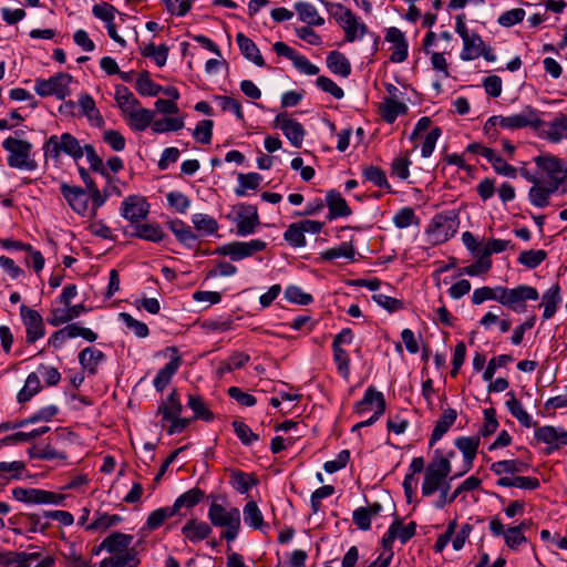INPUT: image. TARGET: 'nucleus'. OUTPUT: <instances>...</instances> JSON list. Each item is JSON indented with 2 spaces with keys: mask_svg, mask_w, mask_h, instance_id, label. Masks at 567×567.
I'll list each match as a JSON object with an SVG mask.
<instances>
[{
  "mask_svg": "<svg viewBox=\"0 0 567 567\" xmlns=\"http://www.w3.org/2000/svg\"><path fill=\"white\" fill-rule=\"evenodd\" d=\"M133 536L121 532H113L102 540V548L110 554L99 567H137L140 558L132 545Z\"/></svg>",
  "mask_w": 567,
  "mask_h": 567,
  "instance_id": "f257e3e1",
  "label": "nucleus"
},
{
  "mask_svg": "<svg viewBox=\"0 0 567 567\" xmlns=\"http://www.w3.org/2000/svg\"><path fill=\"white\" fill-rule=\"evenodd\" d=\"M207 516L213 526L225 528L221 533L223 538L227 542L236 539L240 529V512L237 507L225 506L213 501Z\"/></svg>",
  "mask_w": 567,
  "mask_h": 567,
  "instance_id": "f03ea898",
  "label": "nucleus"
},
{
  "mask_svg": "<svg viewBox=\"0 0 567 567\" xmlns=\"http://www.w3.org/2000/svg\"><path fill=\"white\" fill-rule=\"evenodd\" d=\"M2 148L8 153L9 167L29 172L38 168V163L32 157L33 145L29 141L8 136L2 142Z\"/></svg>",
  "mask_w": 567,
  "mask_h": 567,
  "instance_id": "7ed1b4c3",
  "label": "nucleus"
},
{
  "mask_svg": "<svg viewBox=\"0 0 567 567\" xmlns=\"http://www.w3.org/2000/svg\"><path fill=\"white\" fill-rule=\"evenodd\" d=\"M450 473L451 462L449 461V457H443L439 450L435 451L434 458L424 470L422 495L427 497L433 495L436 491H440L441 493L442 488L445 487V484L449 483L446 477Z\"/></svg>",
  "mask_w": 567,
  "mask_h": 567,
  "instance_id": "20e7f679",
  "label": "nucleus"
},
{
  "mask_svg": "<svg viewBox=\"0 0 567 567\" xmlns=\"http://www.w3.org/2000/svg\"><path fill=\"white\" fill-rule=\"evenodd\" d=\"M45 159L51 158L55 163L60 161L62 154L73 158L75 162L83 157L82 145L71 133H62L60 136L51 135L43 144Z\"/></svg>",
  "mask_w": 567,
  "mask_h": 567,
  "instance_id": "39448f33",
  "label": "nucleus"
},
{
  "mask_svg": "<svg viewBox=\"0 0 567 567\" xmlns=\"http://www.w3.org/2000/svg\"><path fill=\"white\" fill-rule=\"evenodd\" d=\"M458 225L457 215L453 210L436 214L429 225L427 234L434 244H441L454 236Z\"/></svg>",
  "mask_w": 567,
  "mask_h": 567,
  "instance_id": "423d86ee",
  "label": "nucleus"
},
{
  "mask_svg": "<svg viewBox=\"0 0 567 567\" xmlns=\"http://www.w3.org/2000/svg\"><path fill=\"white\" fill-rule=\"evenodd\" d=\"M71 82L70 74L60 72L49 79H37L34 91L42 97L53 95L58 100H64L70 94Z\"/></svg>",
  "mask_w": 567,
  "mask_h": 567,
  "instance_id": "0eeeda50",
  "label": "nucleus"
},
{
  "mask_svg": "<svg viewBox=\"0 0 567 567\" xmlns=\"http://www.w3.org/2000/svg\"><path fill=\"white\" fill-rule=\"evenodd\" d=\"M352 341V330L350 328H344L334 337L332 342L333 361L339 374L346 380H349L351 374V360L350 354L344 347L351 346Z\"/></svg>",
  "mask_w": 567,
  "mask_h": 567,
  "instance_id": "6e6552de",
  "label": "nucleus"
},
{
  "mask_svg": "<svg viewBox=\"0 0 567 567\" xmlns=\"http://www.w3.org/2000/svg\"><path fill=\"white\" fill-rule=\"evenodd\" d=\"M267 244L261 239H251L249 241H231L217 247L212 254L218 256H228L233 261H239L251 257L258 251L265 250Z\"/></svg>",
  "mask_w": 567,
  "mask_h": 567,
  "instance_id": "1a4fd4ad",
  "label": "nucleus"
},
{
  "mask_svg": "<svg viewBox=\"0 0 567 567\" xmlns=\"http://www.w3.org/2000/svg\"><path fill=\"white\" fill-rule=\"evenodd\" d=\"M20 316L25 327V341L28 343H34L44 336V322L42 316L37 310L22 305L20 307Z\"/></svg>",
  "mask_w": 567,
  "mask_h": 567,
  "instance_id": "9d476101",
  "label": "nucleus"
},
{
  "mask_svg": "<svg viewBox=\"0 0 567 567\" xmlns=\"http://www.w3.org/2000/svg\"><path fill=\"white\" fill-rule=\"evenodd\" d=\"M148 213L150 204L143 196L131 195L121 204V216L131 223H138L145 219Z\"/></svg>",
  "mask_w": 567,
  "mask_h": 567,
  "instance_id": "9b49d317",
  "label": "nucleus"
},
{
  "mask_svg": "<svg viewBox=\"0 0 567 567\" xmlns=\"http://www.w3.org/2000/svg\"><path fill=\"white\" fill-rule=\"evenodd\" d=\"M542 124L543 121L538 116L537 110L532 106H526L520 113L503 116V120H501V126L511 130L523 128L527 126L539 128Z\"/></svg>",
  "mask_w": 567,
  "mask_h": 567,
  "instance_id": "f8f14e48",
  "label": "nucleus"
},
{
  "mask_svg": "<svg viewBox=\"0 0 567 567\" xmlns=\"http://www.w3.org/2000/svg\"><path fill=\"white\" fill-rule=\"evenodd\" d=\"M385 399L382 392L374 386L365 390L363 398L357 402V417H362L365 412H375V417H380L385 411Z\"/></svg>",
  "mask_w": 567,
  "mask_h": 567,
  "instance_id": "ddd939ff",
  "label": "nucleus"
},
{
  "mask_svg": "<svg viewBox=\"0 0 567 567\" xmlns=\"http://www.w3.org/2000/svg\"><path fill=\"white\" fill-rule=\"evenodd\" d=\"M538 298L539 295L536 288L527 285H519L512 289L508 288L504 306L514 311L522 312L525 309L524 302L526 300H537Z\"/></svg>",
  "mask_w": 567,
  "mask_h": 567,
  "instance_id": "4468645a",
  "label": "nucleus"
},
{
  "mask_svg": "<svg viewBox=\"0 0 567 567\" xmlns=\"http://www.w3.org/2000/svg\"><path fill=\"white\" fill-rule=\"evenodd\" d=\"M275 124L282 131L292 146H301L306 132L298 121L289 118L287 113H279L275 118Z\"/></svg>",
  "mask_w": 567,
  "mask_h": 567,
  "instance_id": "2eb2a0df",
  "label": "nucleus"
},
{
  "mask_svg": "<svg viewBox=\"0 0 567 567\" xmlns=\"http://www.w3.org/2000/svg\"><path fill=\"white\" fill-rule=\"evenodd\" d=\"M535 439L549 445L547 454H550L553 450H557L561 445H567V431L563 427L545 425L536 429Z\"/></svg>",
  "mask_w": 567,
  "mask_h": 567,
  "instance_id": "dca6fc26",
  "label": "nucleus"
},
{
  "mask_svg": "<svg viewBox=\"0 0 567 567\" xmlns=\"http://www.w3.org/2000/svg\"><path fill=\"white\" fill-rule=\"evenodd\" d=\"M61 194L70 207L79 215L84 216L89 209V196L86 192L79 186H70L65 183L60 186Z\"/></svg>",
  "mask_w": 567,
  "mask_h": 567,
  "instance_id": "f3484780",
  "label": "nucleus"
},
{
  "mask_svg": "<svg viewBox=\"0 0 567 567\" xmlns=\"http://www.w3.org/2000/svg\"><path fill=\"white\" fill-rule=\"evenodd\" d=\"M385 40L392 45L390 48V61L394 63L403 62L408 56V42L404 33L398 28H390L386 32Z\"/></svg>",
  "mask_w": 567,
  "mask_h": 567,
  "instance_id": "a211bd4d",
  "label": "nucleus"
},
{
  "mask_svg": "<svg viewBox=\"0 0 567 567\" xmlns=\"http://www.w3.org/2000/svg\"><path fill=\"white\" fill-rule=\"evenodd\" d=\"M171 350L175 355L157 372L153 381V385L158 392L164 391V389L169 384L172 378L175 375L182 363L177 349L173 347Z\"/></svg>",
  "mask_w": 567,
  "mask_h": 567,
  "instance_id": "6ab92c4d",
  "label": "nucleus"
},
{
  "mask_svg": "<svg viewBox=\"0 0 567 567\" xmlns=\"http://www.w3.org/2000/svg\"><path fill=\"white\" fill-rule=\"evenodd\" d=\"M455 446L462 452L464 457V471L460 474L463 475L468 472L473 466V461L476 456L480 437L478 436H461L454 441Z\"/></svg>",
  "mask_w": 567,
  "mask_h": 567,
  "instance_id": "aec40b11",
  "label": "nucleus"
},
{
  "mask_svg": "<svg viewBox=\"0 0 567 567\" xmlns=\"http://www.w3.org/2000/svg\"><path fill=\"white\" fill-rule=\"evenodd\" d=\"M326 206H328V219L333 220L339 217L350 216L352 210L350 206L347 204L346 199L341 196V194L334 189L329 190L326 195L324 200Z\"/></svg>",
  "mask_w": 567,
  "mask_h": 567,
  "instance_id": "412c9836",
  "label": "nucleus"
},
{
  "mask_svg": "<svg viewBox=\"0 0 567 567\" xmlns=\"http://www.w3.org/2000/svg\"><path fill=\"white\" fill-rule=\"evenodd\" d=\"M536 165L546 172L550 181L564 182L563 161L553 155H542L535 158Z\"/></svg>",
  "mask_w": 567,
  "mask_h": 567,
  "instance_id": "4be33fe9",
  "label": "nucleus"
},
{
  "mask_svg": "<svg viewBox=\"0 0 567 567\" xmlns=\"http://www.w3.org/2000/svg\"><path fill=\"white\" fill-rule=\"evenodd\" d=\"M86 308L84 305L71 306V303L62 309H53L51 316L48 318V322L53 327H59L78 318L82 312H85Z\"/></svg>",
  "mask_w": 567,
  "mask_h": 567,
  "instance_id": "5701e85b",
  "label": "nucleus"
},
{
  "mask_svg": "<svg viewBox=\"0 0 567 567\" xmlns=\"http://www.w3.org/2000/svg\"><path fill=\"white\" fill-rule=\"evenodd\" d=\"M154 115V111L141 107L140 105L124 118L133 131L142 132L153 124Z\"/></svg>",
  "mask_w": 567,
  "mask_h": 567,
  "instance_id": "b1692460",
  "label": "nucleus"
},
{
  "mask_svg": "<svg viewBox=\"0 0 567 567\" xmlns=\"http://www.w3.org/2000/svg\"><path fill=\"white\" fill-rule=\"evenodd\" d=\"M236 42L239 47V50L241 54L252 63H255L257 66H265V60L258 49V47L255 44V42L246 37L244 33L239 32L236 35Z\"/></svg>",
  "mask_w": 567,
  "mask_h": 567,
  "instance_id": "393cba45",
  "label": "nucleus"
},
{
  "mask_svg": "<svg viewBox=\"0 0 567 567\" xmlns=\"http://www.w3.org/2000/svg\"><path fill=\"white\" fill-rule=\"evenodd\" d=\"M168 228L175 235L176 239L185 247L192 249L195 247L197 235L193 231L192 227L181 219L168 221Z\"/></svg>",
  "mask_w": 567,
  "mask_h": 567,
  "instance_id": "a878e982",
  "label": "nucleus"
},
{
  "mask_svg": "<svg viewBox=\"0 0 567 567\" xmlns=\"http://www.w3.org/2000/svg\"><path fill=\"white\" fill-rule=\"evenodd\" d=\"M246 212L249 215L239 214L236 224V234L241 237L254 234L256 228L260 225L256 207L248 206Z\"/></svg>",
  "mask_w": 567,
  "mask_h": 567,
  "instance_id": "bb28decb",
  "label": "nucleus"
},
{
  "mask_svg": "<svg viewBox=\"0 0 567 567\" xmlns=\"http://www.w3.org/2000/svg\"><path fill=\"white\" fill-rule=\"evenodd\" d=\"M457 417V412L455 409L449 408L444 410L442 415L435 423V426L431 434L430 445H434L435 442L441 440L445 433L450 430V427L454 424Z\"/></svg>",
  "mask_w": 567,
  "mask_h": 567,
  "instance_id": "cd10ccee",
  "label": "nucleus"
},
{
  "mask_svg": "<svg viewBox=\"0 0 567 567\" xmlns=\"http://www.w3.org/2000/svg\"><path fill=\"white\" fill-rule=\"evenodd\" d=\"M182 533L192 543H198L210 535L212 527L205 522L192 519L183 526Z\"/></svg>",
  "mask_w": 567,
  "mask_h": 567,
  "instance_id": "c85d7f7f",
  "label": "nucleus"
},
{
  "mask_svg": "<svg viewBox=\"0 0 567 567\" xmlns=\"http://www.w3.org/2000/svg\"><path fill=\"white\" fill-rule=\"evenodd\" d=\"M79 105L82 110L83 115L86 116L91 125L102 127L104 125V118L97 110L93 97L90 94H81L79 96Z\"/></svg>",
  "mask_w": 567,
  "mask_h": 567,
  "instance_id": "c756f323",
  "label": "nucleus"
},
{
  "mask_svg": "<svg viewBox=\"0 0 567 567\" xmlns=\"http://www.w3.org/2000/svg\"><path fill=\"white\" fill-rule=\"evenodd\" d=\"M105 359V354L93 347H87L79 353V362L81 367L89 371L90 374H95L99 364Z\"/></svg>",
  "mask_w": 567,
  "mask_h": 567,
  "instance_id": "7c9ffc66",
  "label": "nucleus"
},
{
  "mask_svg": "<svg viewBox=\"0 0 567 567\" xmlns=\"http://www.w3.org/2000/svg\"><path fill=\"white\" fill-rule=\"evenodd\" d=\"M484 41L477 33H471L468 37L463 39V50L461 52V59L463 61L474 60L482 54V49H484Z\"/></svg>",
  "mask_w": 567,
  "mask_h": 567,
  "instance_id": "2f4dec72",
  "label": "nucleus"
},
{
  "mask_svg": "<svg viewBox=\"0 0 567 567\" xmlns=\"http://www.w3.org/2000/svg\"><path fill=\"white\" fill-rule=\"evenodd\" d=\"M408 105L403 102H399L394 97L385 99V101L380 106V113L382 118L386 123H393L399 115H404L408 113Z\"/></svg>",
  "mask_w": 567,
  "mask_h": 567,
  "instance_id": "473e14b6",
  "label": "nucleus"
},
{
  "mask_svg": "<svg viewBox=\"0 0 567 567\" xmlns=\"http://www.w3.org/2000/svg\"><path fill=\"white\" fill-rule=\"evenodd\" d=\"M561 302L560 297V287L558 284H554L544 295L542 305L544 307L543 319H550L556 310L558 305Z\"/></svg>",
  "mask_w": 567,
  "mask_h": 567,
  "instance_id": "72a5a7b5",
  "label": "nucleus"
},
{
  "mask_svg": "<svg viewBox=\"0 0 567 567\" xmlns=\"http://www.w3.org/2000/svg\"><path fill=\"white\" fill-rule=\"evenodd\" d=\"M496 484L502 487H517L529 491L537 489L540 486L539 480L530 476H502Z\"/></svg>",
  "mask_w": 567,
  "mask_h": 567,
  "instance_id": "f704fd0d",
  "label": "nucleus"
},
{
  "mask_svg": "<svg viewBox=\"0 0 567 567\" xmlns=\"http://www.w3.org/2000/svg\"><path fill=\"white\" fill-rule=\"evenodd\" d=\"M182 411L183 405L176 390H173L167 395L166 400L158 406V414H162L163 419L166 421L181 415Z\"/></svg>",
  "mask_w": 567,
  "mask_h": 567,
  "instance_id": "c9c22d12",
  "label": "nucleus"
},
{
  "mask_svg": "<svg viewBox=\"0 0 567 567\" xmlns=\"http://www.w3.org/2000/svg\"><path fill=\"white\" fill-rule=\"evenodd\" d=\"M527 468H528V464L520 460L497 461L491 465V471L493 473H495L496 475H499L501 477L504 474L514 475L517 473H523V472L527 471Z\"/></svg>",
  "mask_w": 567,
  "mask_h": 567,
  "instance_id": "e433bc0d",
  "label": "nucleus"
},
{
  "mask_svg": "<svg viewBox=\"0 0 567 567\" xmlns=\"http://www.w3.org/2000/svg\"><path fill=\"white\" fill-rule=\"evenodd\" d=\"M204 491H202L199 487H193L178 496L172 507L175 508V513L177 514L183 507L192 508L196 506L204 498Z\"/></svg>",
  "mask_w": 567,
  "mask_h": 567,
  "instance_id": "4c0bfd02",
  "label": "nucleus"
},
{
  "mask_svg": "<svg viewBox=\"0 0 567 567\" xmlns=\"http://www.w3.org/2000/svg\"><path fill=\"white\" fill-rule=\"evenodd\" d=\"M509 399L506 401V406L511 414L525 427H532L535 423L532 416L523 409L520 402L516 399L514 392H508Z\"/></svg>",
  "mask_w": 567,
  "mask_h": 567,
  "instance_id": "58836bf2",
  "label": "nucleus"
},
{
  "mask_svg": "<svg viewBox=\"0 0 567 567\" xmlns=\"http://www.w3.org/2000/svg\"><path fill=\"white\" fill-rule=\"evenodd\" d=\"M327 65L334 74L348 76L351 73L350 61L339 51H331L328 54Z\"/></svg>",
  "mask_w": 567,
  "mask_h": 567,
  "instance_id": "ea45409f",
  "label": "nucleus"
},
{
  "mask_svg": "<svg viewBox=\"0 0 567 567\" xmlns=\"http://www.w3.org/2000/svg\"><path fill=\"white\" fill-rule=\"evenodd\" d=\"M244 522L254 529H262L266 524L264 516L256 502L250 501L244 506Z\"/></svg>",
  "mask_w": 567,
  "mask_h": 567,
  "instance_id": "a19ab883",
  "label": "nucleus"
},
{
  "mask_svg": "<svg viewBox=\"0 0 567 567\" xmlns=\"http://www.w3.org/2000/svg\"><path fill=\"white\" fill-rule=\"evenodd\" d=\"M187 405L194 412L193 419H199L206 422L214 420V413L208 409L200 395L188 394Z\"/></svg>",
  "mask_w": 567,
  "mask_h": 567,
  "instance_id": "79ce46f5",
  "label": "nucleus"
},
{
  "mask_svg": "<svg viewBox=\"0 0 567 567\" xmlns=\"http://www.w3.org/2000/svg\"><path fill=\"white\" fill-rule=\"evenodd\" d=\"M360 38L361 50L368 54H373L378 50L379 37L369 32L363 23L357 21V39Z\"/></svg>",
  "mask_w": 567,
  "mask_h": 567,
  "instance_id": "37998d69",
  "label": "nucleus"
},
{
  "mask_svg": "<svg viewBox=\"0 0 567 567\" xmlns=\"http://www.w3.org/2000/svg\"><path fill=\"white\" fill-rule=\"evenodd\" d=\"M295 9L302 22L315 25H320L323 23V19L319 16L313 4L300 1L295 3Z\"/></svg>",
  "mask_w": 567,
  "mask_h": 567,
  "instance_id": "c03bdc74",
  "label": "nucleus"
},
{
  "mask_svg": "<svg viewBox=\"0 0 567 567\" xmlns=\"http://www.w3.org/2000/svg\"><path fill=\"white\" fill-rule=\"evenodd\" d=\"M484 157L492 164V166L498 174L512 178L516 176V168L507 164L502 156L495 153L494 150H485Z\"/></svg>",
  "mask_w": 567,
  "mask_h": 567,
  "instance_id": "a18cd8bd",
  "label": "nucleus"
},
{
  "mask_svg": "<svg viewBox=\"0 0 567 567\" xmlns=\"http://www.w3.org/2000/svg\"><path fill=\"white\" fill-rule=\"evenodd\" d=\"M546 136L550 142L557 143L564 136L567 138V116L563 113L558 114L549 124Z\"/></svg>",
  "mask_w": 567,
  "mask_h": 567,
  "instance_id": "49530a36",
  "label": "nucleus"
},
{
  "mask_svg": "<svg viewBox=\"0 0 567 567\" xmlns=\"http://www.w3.org/2000/svg\"><path fill=\"white\" fill-rule=\"evenodd\" d=\"M136 90L141 95L156 96L162 92L163 86L155 83L147 71H143L136 80Z\"/></svg>",
  "mask_w": 567,
  "mask_h": 567,
  "instance_id": "de8ad7c7",
  "label": "nucleus"
},
{
  "mask_svg": "<svg viewBox=\"0 0 567 567\" xmlns=\"http://www.w3.org/2000/svg\"><path fill=\"white\" fill-rule=\"evenodd\" d=\"M134 236L153 243H159L164 233L158 224H142L135 227Z\"/></svg>",
  "mask_w": 567,
  "mask_h": 567,
  "instance_id": "09e8293b",
  "label": "nucleus"
},
{
  "mask_svg": "<svg viewBox=\"0 0 567 567\" xmlns=\"http://www.w3.org/2000/svg\"><path fill=\"white\" fill-rule=\"evenodd\" d=\"M192 223L197 231L203 235H214L218 230V223L215 218L206 214H194Z\"/></svg>",
  "mask_w": 567,
  "mask_h": 567,
  "instance_id": "8fccbe9b",
  "label": "nucleus"
},
{
  "mask_svg": "<svg viewBox=\"0 0 567 567\" xmlns=\"http://www.w3.org/2000/svg\"><path fill=\"white\" fill-rule=\"evenodd\" d=\"M412 162L409 157V154H400L394 157L391 163V176L396 177L401 181H405L410 176V166Z\"/></svg>",
  "mask_w": 567,
  "mask_h": 567,
  "instance_id": "3c124183",
  "label": "nucleus"
},
{
  "mask_svg": "<svg viewBox=\"0 0 567 567\" xmlns=\"http://www.w3.org/2000/svg\"><path fill=\"white\" fill-rule=\"evenodd\" d=\"M382 506L379 503H374L367 507L357 508V527L363 530L370 528L371 518L379 515Z\"/></svg>",
  "mask_w": 567,
  "mask_h": 567,
  "instance_id": "603ef678",
  "label": "nucleus"
},
{
  "mask_svg": "<svg viewBox=\"0 0 567 567\" xmlns=\"http://www.w3.org/2000/svg\"><path fill=\"white\" fill-rule=\"evenodd\" d=\"M262 181V177L258 173H239L238 183L239 186L235 189L237 196H244L247 189H257Z\"/></svg>",
  "mask_w": 567,
  "mask_h": 567,
  "instance_id": "864d4df0",
  "label": "nucleus"
},
{
  "mask_svg": "<svg viewBox=\"0 0 567 567\" xmlns=\"http://www.w3.org/2000/svg\"><path fill=\"white\" fill-rule=\"evenodd\" d=\"M49 431H50L49 426H42L39 429H34L31 432H16L11 435L3 437L1 440V443L4 445H9V444L19 443V442H29V441H32V440L45 434Z\"/></svg>",
  "mask_w": 567,
  "mask_h": 567,
  "instance_id": "5fc2aeb1",
  "label": "nucleus"
},
{
  "mask_svg": "<svg viewBox=\"0 0 567 567\" xmlns=\"http://www.w3.org/2000/svg\"><path fill=\"white\" fill-rule=\"evenodd\" d=\"M554 193L555 188H546L545 186L536 184L529 189L528 198L534 206L545 207L548 205V199Z\"/></svg>",
  "mask_w": 567,
  "mask_h": 567,
  "instance_id": "6e6d98bb",
  "label": "nucleus"
},
{
  "mask_svg": "<svg viewBox=\"0 0 567 567\" xmlns=\"http://www.w3.org/2000/svg\"><path fill=\"white\" fill-rule=\"evenodd\" d=\"M175 514V508L172 506L157 508L148 515L146 526L151 530L157 529L167 518L174 516Z\"/></svg>",
  "mask_w": 567,
  "mask_h": 567,
  "instance_id": "4d7b16f0",
  "label": "nucleus"
},
{
  "mask_svg": "<svg viewBox=\"0 0 567 567\" xmlns=\"http://www.w3.org/2000/svg\"><path fill=\"white\" fill-rule=\"evenodd\" d=\"M526 527V523H520L517 526L508 527L506 529L504 539L509 548L516 549L519 545L525 544L527 542V538L523 534Z\"/></svg>",
  "mask_w": 567,
  "mask_h": 567,
  "instance_id": "13d9d810",
  "label": "nucleus"
},
{
  "mask_svg": "<svg viewBox=\"0 0 567 567\" xmlns=\"http://www.w3.org/2000/svg\"><path fill=\"white\" fill-rule=\"evenodd\" d=\"M184 127L183 117H165L153 121L152 130L154 133L175 132Z\"/></svg>",
  "mask_w": 567,
  "mask_h": 567,
  "instance_id": "bf43d9fd",
  "label": "nucleus"
},
{
  "mask_svg": "<svg viewBox=\"0 0 567 567\" xmlns=\"http://www.w3.org/2000/svg\"><path fill=\"white\" fill-rule=\"evenodd\" d=\"M547 252L545 250L530 249L520 252L518 256V262L527 268H536L546 259Z\"/></svg>",
  "mask_w": 567,
  "mask_h": 567,
  "instance_id": "052dcab7",
  "label": "nucleus"
},
{
  "mask_svg": "<svg viewBox=\"0 0 567 567\" xmlns=\"http://www.w3.org/2000/svg\"><path fill=\"white\" fill-rule=\"evenodd\" d=\"M83 156H86L90 168L94 172L100 173L103 176H107L106 168L104 167V163L102 158L97 155L95 148L91 144H85L82 146Z\"/></svg>",
  "mask_w": 567,
  "mask_h": 567,
  "instance_id": "680f3d73",
  "label": "nucleus"
},
{
  "mask_svg": "<svg viewBox=\"0 0 567 567\" xmlns=\"http://www.w3.org/2000/svg\"><path fill=\"white\" fill-rule=\"evenodd\" d=\"M393 223L398 228H408L411 225L419 224V218L414 213V209L411 207L401 208L394 216Z\"/></svg>",
  "mask_w": 567,
  "mask_h": 567,
  "instance_id": "e2e57ef3",
  "label": "nucleus"
},
{
  "mask_svg": "<svg viewBox=\"0 0 567 567\" xmlns=\"http://www.w3.org/2000/svg\"><path fill=\"white\" fill-rule=\"evenodd\" d=\"M231 425L237 437L244 445H250L259 440V435L254 433L251 429L243 421L235 420L233 421Z\"/></svg>",
  "mask_w": 567,
  "mask_h": 567,
  "instance_id": "0e129e2a",
  "label": "nucleus"
},
{
  "mask_svg": "<svg viewBox=\"0 0 567 567\" xmlns=\"http://www.w3.org/2000/svg\"><path fill=\"white\" fill-rule=\"evenodd\" d=\"M66 567H92L91 561L83 558L73 545L61 553Z\"/></svg>",
  "mask_w": 567,
  "mask_h": 567,
  "instance_id": "69168bd1",
  "label": "nucleus"
},
{
  "mask_svg": "<svg viewBox=\"0 0 567 567\" xmlns=\"http://www.w3.org/2000/svg\"><path fill=\"white\" fill-rule=\"evenodd\" d=\"M231 484L237 492L245 494L257 484V480L247 473L235 472L231 477Z\"/></svg>",
  "mask_w": 567,
  "mask_h": 567,
  "instance_id": "338daca9",
  "label": "nucleus"
},
{
  "mask_svg": "<svg viewBox=\"0 0 567 567\" xmlns=\"http://www.w3.org/2000/svg\"><path fill=\"white\" fill-rule=\"evenodd\" d=\"M284 238L292 247H303L306 245L305 234L299 223L291 224L285 231Z\"/></svg>",
  "mask_w": 567,
  "mask_h": 567,
  "instance_id": "774afa93",
  "label": "nucleus"
}]
</instances>
